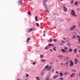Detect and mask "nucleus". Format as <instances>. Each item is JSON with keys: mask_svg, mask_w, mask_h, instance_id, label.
Here are the masks:
<instances>
[{"mask_svg": "<svg viewBox=\"0 0 80 80\" xmlns=\"http://www.w3.org/2000/svg\"><path fill=\"white\" fill-rule=\"evenodd\" d=\"M66 52H67V53H68V51H67Z\"/></svg>", "mask_w": 80, "mask_h": 80, "instance_id": "57", "label": "nucleus"}, {"mask_svg": "<svg viewBox=\"0 0 80 80\" xmlns=\"http://www.w3.org/2000/svg\"><path fill=\"white\" fill-rule=\"evenodd\" d=\"M41 75H43V72H41Z\"/></svg>", "mask_w": 80, "mask_h": 80, "instance_id": "45", "label": "nucleus"}, {"mask_svg": "<svg viewBox=\"0 0 80 80\" xmlns=\"http://www.w3.org/2000/svg\"><path fill=\"white\" fill-rule=\"evenodd\" d=\"M42 62H46V60H44V59H42Z\"/></svg>", "mask_w": 80, "mask_h": 80, "instance_id": "28", "label": "nucleus"}, {"mask_svg": "<svg viewBox=\"0 0 80 80\" xmlns=\"http://www.w3.org/2000/svg\"><path fill=\"white\" fill-rule=\"evenodd\" d=\"M77 48H75L74 50V51L75 52V54H76V53H77Z\"/></svg>", "mask_w": 80, "mask_h": 80, "instance_id": "17", "label": "nucleus"}, {"mask_svg": "<svg viewBox=\"0 0 80 80\" xmlns=\"http://www.w3.org/2000/svg\"><path fill=\"white\" fill-rule=\"evenodd\" d=\"M75 28V26L74 25L70 28V30H71V31H72V30H74Z\"/></svg>", "mask_w": 80, "mask_h": 80, "instance_id": "4", "label": "nucleus"}, {"mask_svg": "<svg viewBox=\"0 0 80 80\" xmlns=\"http://www.w3.org/2000/svg\"><path fill=\"white\" fill-rule=\"evenodd\" d=\"M29 76L28 74H27L26 75V77H28Z\"/></svg>", "mask_w": 80, "mask_h": 80, "instance_id": "43", "label": "nucleus"}, {"mask_svg": "<svg viewBox=\"0 0 80 80\" xmlns=\"http://www.w3.org/2000/svg\"><path fill=\"white\" fill-rule=\"evenodd\" d=\"M56 73L57 74L58 73V71H56Z\"/></svg>", "mask_w": 80, "mask_h": 80, "instance_id": "50", "label": "nucleus"}, {"mask_svg": "<svg viewBox=\"0 0 80 80\" xmlns=\"http://www.w3.org/2000/svg\"><path fill=\"white\" fill-rule=\"evenodd\" d=\"M53 41L54 42H57V40L54 39H53Z\"/></svg>", "mask_w": 80, "mask_h": 80, "instance_id": "24", "label": "nucleus"}, {"mask_svg": "<svg viewBox=\"0 0 80 80\" xmlns=\"http://www.w3.org/2000/svg\"><path fill=\"white\" fill-rule=\"evenodd\" d=\"M67 66H68V65H67Z\"/></svg>", "mask_w": 80, "mask_h": 80, "instance_id": "61", "label": "nucleus"}, {"mask_svg": "<svg viewBox=\"0 0 80 80\" xmlns=\"http://www.w3.org/2000/svg\"><path fill=\"white\" fill-rule=\"evenodd\" d=\"M32 30L33 31H34V30H35V28H30L29 30L28 31V32H29V33H30V32H32Z\"/></svg>", "mask_w": 80, "mask_h": 80, "instance_id": "3", "label": "nucleus"}, {"mask_svg": "<svg viewBox=\"0 0 80 80\" xmlns=\"http://www.w3.org/2000/svg\"><path fill=\"white\" fill-rule=\"evenodd\" d=\"M30 40V38H28L27 39V41H26V42L27 43H28V41H29V40Z\"/></svg>", "mask_w": 80, "mask_h": 80, "instance_id": "12", "label": "nucleus"}, {"mask_svg": "<svg viewBox=\"0 0 80 80\" xmlns=\"http://www.w3.org/2000/svg\"><path fill=\"white\" fill-rule=\"evenodd\" d=\"M45 2H47V0H45Z\"/></svg>", "mask_w": 80, "mask_h": 80, "instance_id": "55", "label": "nucleus"}, {"mask_svg": "<svg viewBox=\"0 0 80 80\" xmlns=\"http://www.w3.org/2000/svg\"><path fill=\"white\" fill-rule=\"evenodd\" d=\"M48 67H49V66L48 65H47L46 66H45V68H46V69H48Z\"/></svg>", "mask_w": 80, "mask_h": 80, "instance_id": "14", "label": "nucleus"}, {"mask_svg": "<svg viewBox=\"0 0 80 80\" xmlns=\"http://www.w3.org/2000/svg\"><path fill=\"white\" fill-rule=\"evenodd\" d=\"M61 42H62V43H64V41H63V40H62Z\"/></svg>", "mask_w": 80, "mask_h": 80, "instance_id": "34", "label": "nucleus"}, {"mask_svg": "<svg viewBox=\"0 0 80 80\" xmlns=\"http://www.w3.org/2000/svg\"><path fill=\"white\" fill-rule=\"evenodd\" d=\"M54 71H55V70H54V69L52 70V73L54 72Z\"/></svg>", "mask_w": 80, "mask_h": 80, "instance_id": "41", "label": "nucleus"}, {"mask_svg": "<svg viewBox=\"0 0 80 80\" xmlns=\"http://www.w3.org/2000/svg\"><path fill=\"white\" fill-rule=\"evenodd\" d=\"M61 65H63V63H61Z\"/></svg>", "mask_w": 80, "mask_h": 80, "instance_id": "53", "label": "nucleus"}, {"mask_svg": "<svg viewBox=\"0 0 80 80\" xmlns=\"http://www.w3.org/2000/svg\"><path fill=\"white\" fill-rule=\"evenodd\" d=\"M78 38H80V36L79 35H78Z\"/></svg>", "mask_w": 80, "mask_h": 80, "instance_id": "44", "label": "nucleus"}, {"mask_svg": "<svg viewBox=\"0 0 80 80\" xmlns=\"http://www.w3.org/2000/svg\"><path fill=\"white\" fill-rule=\"evenodd\" d=\"M58 57H59V58H63V56L62 55H59L58 56Z\"/></svg>", "mask_w": 80, "mask_h": 80, "instance_id": "26", "label": "nucleus"}, {"mask_svg": "<svg viewBox=\"0 0 80 80\" xmlns=\"http://www.w3.org/2000/svg\"><path fill=\"white\" fill-rule=\"evenodd\" d=\"M49 64H50V65H53V62H50L49 63Z\"/></svg>", "mask_w": 80, "mask_h": 80, "instance_id": "36", "label": "nucleus"}, {"mask_svg": "<svg viewBox=\"0 0 80 80\" xmlns=\"http://www.w3.org/2000/svg\"><path fill=\"white\" fill-rule=\"evenodd\" d=\"M33 65H35V62H33L32 63Z\"/></svg>", "mask_w": 80, "mask_h": 80, "instance_id": "42", "label": "nucleus"}, {"mask_svg": "<svg viewBox=\"0 0 80 80\" xmlns=\"http://www.w3.org/2000/svg\"><path fill=\"white\" fill-rule=\"evenodd\" d=\"M36 25L37 27H39V24H38V23L37 22L36 23Z\"/></svg>", "mask_w": 80, "mask_h": 80, "instance_id": "25", "label": "nucleus"}, {"mask_svg": "<svg viewBox=\"0 0 80 80\" xmlns=\"http://www.w3.org/2000/svg\"><path fill=\"white\" fill-rule=\"evenodd\" d=\"M36 78L37 80H40V78H39V77H38V76L36 77Z\"/></svg>", "mask_w": 80, "mask_h": 80, "instance_id": "22", "label": "nucleus"}, {"mask_svg": "<svg viewBox=\"0 0 80 80\" xmlns=\"http://www.w3.org/2000/svg\"><path fill=\"white\" fill-rule=\"evenodd\" d=\"M43 36L45 37V34H43Z\"/></svg>", "mask_w": 80, "mask_h": 80, "instance_id": "48", "label": "nucleus"}, {"mask_svg": "<svg viewBox=\"0 0 80 80\" xmlns=\"http://www.w3.org/2000/svg\"><path fill=\"white\" fill-rule=\"evenodd\" d=\"M61 51H62V52H66V51L63 49H61Z\"/></svg>", "mask_w": 80, "mask_h": 80, "instance_id": "20", "label": "nucleus"}, {"mask_svg": "<svg viewBox=\"0 0 80 80\" xmlns=\"http://www.w3.org/2000/svg\"><path fill=\"white\" fill-rule=\"evenodd\" d=\"M71 15L74 17H77V15L75 14V11L73 9L71 10Z\"/></svg>", "mask_w": 80, "mask_h": 80, "instance_id": "1", "label": "nucleus"}, {"mask_svg": "<svg viewBox=\"0 0 80 80\" xmlns=\"http://www.w3.org/2000/svg\"><path fill=\"white\" fill-rule=\"evenodd\" d=\"M68 44H70V43H68Z\"/></svg>", "mask_w": 80, "mask_h": 80, "instance_id": "60", "label": "nucleus"}, {"mask_svg": "<svg viewBox=\"0 0 80 80\" xmlns=\"http://www.w3.org/2000/svg\"><path fill=\"white\" fill-rule=\"evenodd\" d=\"M50 78V77L48 76L47 78H46V80H49V78Z\"/></svg>", "mask_w": 80, "mask_h": 80, "instance_id": "23", "label": "nucleus"}, {"mask_svg": "<svg viewBox=\"0 0 80 80\" xmlns=\"http://www.w3.org/2000/svg\"><path fill=\"white\" fill-rule=\"evenodd\" d=\"M68 62H65L66 65H68Z\"/></svg>", "mask_w": 80, "mask_h": 80, "instance_id": "33", "label": "nucleus"}, {"mask_svg": "<svg viewBox=\"0 0 80 80\" xmlns=\"http://www.w3.org/2000/svg\"><path fill=\"white\" fill-rule=\"evenodd\" d=\"M61 1H63V0H60Z\"/></svg>", "mask_w": 80, "mask_h": 80, "instance_id": "59", "label": "nucleus"}, {"mask_svg": "<svg viewBox=\"0 0 80 80\" xmlns=\"http://www.w3.org/2000/svg\"><path fill=\"white\" fill-rule=\"evenodd\" d=\"M50 52H53V50H52V49H50Z\"/></svg>", "mask_w": 80, "mask_h": 80, "instance_id": "47", "label": "nucleus"}, {"mask_svg": "<svg viewBox=\"0 0 80 80\" xmlns=\"http://www.w3.org/2000/svg\"><path fill=\"white\" fill-rule=\"evenodd\" d=\"M73 0H71V3H73Z\"/></svg>", "mask_w": 80, "mask_h": 80, "instance_id": "32", "label": "nucleus"}, {"mask_svg": "<svg viewBox=\"0 0 80 80\" xmlns=\"http://www.w3.org/2000/svg\"><path fill=\"white\" fill-rule=\"evenodd\" d=\"M19 2L20 3H22V0H19Z\"/></svg>", "mask_w": 80, "mask_h": 80, "instance_id": "30", "label": "nucleus"}, {"mask_svg": "<svg viewBox=\"0 0 80 80\" xmlns=\"http://www.w3.org/2000/svg\"><path fill=\"white\" fill-rule=\"evenodd\" d=\"M69 62H70V65H71L72 66L74 64H73V61H72V60H70L69 61Z\"/></svg>", "mask_w": 80, "mask_h": 80, "instance_id": "5", "label": "nucleus"}, {"mask_svg": "<svg viewBox=\"0 0 80 80\" xmlns=\"http://www.w3.org/2000/svg\"><path fill=\"white\" fill-rule=\"evenodd\" d=\"M64 49H65V50H68V48L67 47H64Z\"/></svg>", "mask_w": 80, "mask_h": 80, "instance_id": "29", "label": "nucleus"}, {"mask_svg": "<svg viewBox=\"0 0 80 80\" xmlns=\"http://www.w3.org/2000/svg\"><path fill=\"white\" fill-rule=\"evenodd\" d=\"M48 45L49 46H51V47H54V45L52 44H48Z\"/></svg>", "mask_w": 80, "mask_h": 80, "instance_id": "13", "label": "nucleus"}, {"mask_svg": "<svg viewBox=\"0 0 80 80\" xmlns=\"http://www.w3.org/2000/svg\"><path fill=\"white\" fill-rule=\"evenodd\" d=\"M72 38L73 39H75L76 38V35H73Z\"/></svg>", "mask_w": 80, "mask_h": 80, "instance_id": "11", "label": "nucleus"}, {"mask_svg": "<svg viewBox=\"0 0 80 80\" xmlns=\"http://www.w3.org/2000/svg\"><path fill=\"white\" fill-rule=\"evenodd\" d=\"M73 51V49L72 48H70L69 49V52L70 53L72 52Z\"/></svg>", "mask_w": 80, "mask_h": 80, "instance_id": "8", "label": "nucleus"}, {"mask_svg": "<svg viewBox=\"0 0 80 80\" xmlns=\"http://www.w3.org/2000/svg\"><path fill=\"white\" fill-rule=\"evenodd\" d=\"M43 3L44 4L45 7V8H46V10L45 11L46 12H48V9H47V6L46 5V3H45L43 2Z\"/></svg>", "mask_w": 80, "mask_h": 80, "instance_id": "2", "label": "nucleus"}, {"mask_svg": "<svg viewBox=\"0 0 80 80\" xmlns=\"http://www.w3.org/2000/svg\"><path fill=\"white\" fill-rule=\"evenodd\" d=\"M56 47H55L52 48V49L54 51H56L57 50V49H56Z\"/></svg>", "mask_w": 80, "mask_h": 80, "instance_id": "10", "label": "nucleus"}, {"mask_svg": "<svg viewBox=\"0 0 80 80\" xmlns=\"http://www.w3.org/2000/svg\"><path fill=\"white\" fill-rule=\"evenodd\" d=\"M50 41H51V42H52V39H50Z\"/></svg>", "mask_w": 80, "mask_h": 80, "instance_id": "49", "label": "nucleus"}, {"mask_svg": "<svg viewBox=\"0 0 80 80\" xmlns=\"http://www.w3.org/2000/svg\"><path fill=\"white\" fill-rule=\"evenodd\" d=\"M78 41L79 43H80V38H79V39H78Z\"/></svg>", "mask_w": 80, "mask_h": 80, "instance_id": "35", "label": "nucleus"}, {"mask_svg": "<svg viewBox=\"0 0 80 80\" xmlns=\"http://www.w3.org/2000/svg\"><path fill=\"white\" fill-rule=\"evenodd\" d=\"M71 71H72V72H76V71L73 70V69H71Z\"/></svg>", "mask_w": 80, "mask_h": 80, "instance_id": "16", "label": "nucleus"}, {"mask_svg": "<svg viewBox=\"0 0 80 80\" xmlns=\"http://www.w3.org/2000/svg\"><path fill=\"white\" fill-rule=\"evenodd\" d=\"M74 4L75 5H76L77 6H78V3H77V2H75Z\"/></svg>", "mask_w": 80, "mask_h": 80, "instance_id": "21", "label": "nucleus"}, {"mask_svg": "<svg viewBox=\"0 0 80 80\" xmlns=\"http://www.w3.org/2000/svg\"><path fill=\"white\" fill-rule=\"evenodd\" d=\"M46 32V31L45 30H44L43 32V34H45Z\"/></svg>", "mask_w": 80, "mask_h": 80, "instance_id": "31", "label": "nucleus"}, {"mask_svg": "<svg viewBox=\"0 0 80 80\" xmlns=\"http://www.w3.org/2000/svg\"><path fill=\"white\" fill-rule=\"evenodd\" d=\"M79 53H80V50L79 51Z\"/></svg>", "mask_w": 80, "mask_h": 80, "instance_id": "58", "label": "nucleus"}, {"mask_svg": "<svg viewBox=\"0 0 80 80\" xmlns=\"http://www.w3.org/2000/svg\"><path fill=\"white\" fill-rule=\"evenodd\" d=\"M51 68H52V66H50L48 68V70H51Z\"/></svg>", "mask_w": 80, "mask_h": 80, "instance_id": "18", "label": "nucleus"}, {"mask_svg": "<svg viewBox=\"0 0 80 80\" xmlns=\"http://www.w3.org/2000/svg\"><path fill=\"white\" fill-rule=\"evenodd\" d=\"M63 39H64V40H67V38H63Z\"/></svg>", "mask_w": 80, "mask_h": 80, "instance_id": "40", "label": "nucleus"}, {"mask_svg": "<svg viewBox=\"0 0 80 80\" xmlns=\"http://www.w3.org/2000/svg\"><path fill=\"white\" fill-rule=\"evenodd\" d=\"M47 48H48V47H45V50H47Z\"/></svg>", "mask_w": 80, "mask_h": 80, "instance_id": "46", "label": "nucleus"}, {"mask_svg": "<svg viewBox=\"0 0 80 80\" xmlns=\"http://www.w3.org/2000/svg\"><path fill=\"white\" fill-rule=\"evenodd\" d=\"M67 74H68V72H66V73H65V74H67Z\"/></svg>", "mask_w": 80, "mask_h": 80, "instance_id": "54", "label": "nucleus"}, {"mask_svg": "<svg viewBox=\"0 0 80 80\" xmlns=\"http://www.w3.org/2000/svg\"><path fill=\"white\" fill-rule=\"evenodd\" d=\"M75 61H77V58H75Z\"/></svg>", "mask_w": 80, "mask_h": 80, "instance_id": "51", "label": "nucleus"}, {"mask_svg": "<svg viewBox=\"0 0 80 80\" xmlns=\"http://www.w3.org/2000/svg\"><path fill=\"white\" fill-rule=\"evenodd\" d=\"M79 77H80V72H79Z\"/></svg>", "mask_w": 80, "mask_h": 80, "instance_id": "56", "label": "nucleus"}, {"mask_svg": "<svg viewBox=\"0 0 80 80\" xmlns=\"http://www.w3.org/2000/svg\"><path fill=\"white\" fill-rule=\"evenodd\" d=\"M75 75V73H72V74H71V75H70V77H71V78H72V77H74V75Z\"/></svg>", "mask_w": 80, "mask_h": 80, "instance_id": "6", "label": "nucleus"}, {"mask_svg": "<svg viewBox=\"0 0 80 80\" xmlns=\"http://www.w3.org/2000/svg\"><path fill=\"white\" fill-rule=\"evenodd\" d=\"M40 58H43V55H40Z\"/></svg>", "mask_w": 80, "mask_h": 80, "instance_id": "38", "label": "nucleus"}, {"mask_svg": "<svg viewBox=\"0 0 80 80\" xmlns=\"http://www.w3.org/2000/svg\"><path fill=\"white\" fill-rule=\"evenodd\" d=\"M38 18V17L37 16L35 17V19L36 21H38V19H37Z\"/></svg>", "mask_w": 80, "mask_h": 80, "instance_id": "19", "label": "nucleus"}, {"mask_svg": "<svg viewBox=\"0 0 80 80\" xmlns=\"http://www.w3.org/2000/svg\"><path fill=\"white\" fill-rule=\"evenodd\" d=\"M60 75V77H62L63 75V74L62 73V72H60L59 73Z\"/></svg>", "mask_w": 80, "mask_h": 80, "instance_id": "15", "label": "nucleus"}, {"mask_svg": "<svg viewBox=\"0 0 80 80\" xmlns=\"http://www.w3.org/2000/svg\"><path fill=\"white\" fill-rule=\"evenodd\" d=\"M64 7V11H65L66 12H67V8L63 6Z\"/></svg>", "mask_w": 80, "mask_h": 80, "instance_id": "7", "label": "nucleus"}, {"mask_svg": "<svg viewBox=\"0 0 80 80\" xmlns=\"http://www.w3.org/2000/svg\"><path fill=\"white\" fill-rule=\"evenodd\" d=\"M68 59H69V57H68L67 58V59L68 60Z\"/></svg>", "mask_w": 80, "mask_h": 80, "instance_id": "52", "label": "nucleus"}, {"mask_svg": "<svg viewBox=\"0 0 80 80\" xmlns=\"http://www.w3.org/2000/svg\"><path fill=\"white\" fill-rule=\"evenodd\" d=\"M58 77V75H57V76H55L54 77H53V79H56V78H57V77Z\"/></svg>", "mask_w": 80, "mask_h": 80, "instance_id": "9", "label": "nucleus"}, {"mask_svg": "<svg viewBox=\"0 0 80 80\" xmlns=\"http://www.w3.org/2000/svg\"><path fill=\"white\" fill-rule=\"evenodd\" d=\"M59 79L61 80H63V78H59Z\"/></svg>", "mask_w": 80, "mask_h": 80, "instance_id": "37", "label": "nucleus"}, {"mask_svg": "<svg viewBox=\"0 0 80 80\" xmlns=\"http://www.w3.org/2000/svg\"><path fill=\"white\" fill-rule=\"evenodd\" d=\"M77 61H76L75 62V64H77Z\"/></svg>", "mask_w": 80, "mask_h": 80, "instance_id": "39", "label": "nucleus"}, {"mask_svg": "<svg viewBox=\"0 0 80 80\" xmlns=\"http://www.w3.org/2000/svg\"><path fill=\"white\" fill-rule=\"evenodd\" d=\"M28 13L29 15H31V13H30V12L28 11Z\"/></svg>", "mask_w": 80, "mask_h": 80, "instance_id": "27", "label": "nucleus"}]
</instances>
